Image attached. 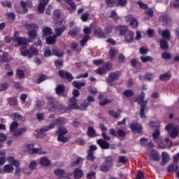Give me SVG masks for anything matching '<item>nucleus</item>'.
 Listing matches in <instances>:
<instances>
[{
    "label": "nucleus",
    "mask_w": 179,
    "mask_h": 179,
    "mask_svg": "<svg viewBox=\"0 0 179 179\" xmlns=\"http://www.w3.org/2000/svg\"><path fill=\"white\" fill-rule=\"evenodd\" d=\"M64 124H66V119L64 117H59L49 125L42 127L40 130H37V132L39 134H44V132H47V131L52 129L55 125H64Z\"/></svg>",
    "instance_id": "nucleus-1"
},
{
    "label": "nucleus",
    "mask_w": 179,
    "mask_h": 179,
    "mask_svg": "<svg viewBox=\"0 0 179 179\" xmlns=\"http://www.w3.org/2000/svg\"><path fill=\"white\" fill-rule=\"evenodd\" d=\"M25 27L27 30H31L27 32V34L29 36V43H31L37 37V29H38V27L36 24H26Z\"/></svg>",
    "instance_id": "nucleus-2"
},
{
    "label": "nucleus",
    "mask_w": 179,
    "mask_h": 179,
    "mask_svg": "<svg viewBox=\"0 0 179 179\" xmlns=\"http://www.w3.org/2000/svg\"><path fill=\"white\" fill-rule=\"evenodd\" d=\"M19 127V123L17 122H13L11 125L10 126V132H13V135L15 136H20L23 132H26L27 131V129L26 127H22L17 129Z\"/></svg>",
    "instance_id": "nucleus-3"
},
{
    "label": "nucleus",
    "mask_w": 179,
    "mask_h": 179,
    "mask_svg": "<svg viewBox=\"0 0 179 179\" xmlns=\"http://www.w3.org/2000/svg\"><path fill=\"white\" fill-rule=\"evenodd\" d=\"M137 101L138 104H141V118H146V115L145 114V108H146V104L148 101H145V93L142 92L141 95L137 98Z\"/></svg>",
    "instance_id": "nucleus-4"
},
{
    "label": "nucleus",
    "mask_w": 179,
    "mask_h": 179,
    "mask_svg": "<svg viewBox=\"0 0 179 179\" xmlns=\"http://www.w3.org/2000/svg\"><path fill=\"white\" fill-rule=\"evenodd\" d=\"M20 54L23 57H29V58H31L33 56L38 54V50L33 46H31L29 50H26V47H23L20 49Z\"/></svg>",
    "instance_id": "nucleus-5"
},
{
    "label": "nucleus",
    "mask_w": 179,
    "mask_h": 179,
    "mask_svg": "<svg viewBox=\"0 0 179 179\" xmlns=\"http://www.w3.org/2000/svg\"><path fill=\"white\" fill-rule=\"evenodd\" d=\"M166 131L170 132V136L171 138H177L178 136L179 126L177 124H169L165 127Z\"/></svg>",
    "instance_id": "nucleus-6"
},
{
    "label": "nucleus",
    "mask_w": 179,
    "mask_h": 179,
    "mask_svg": "<svg viewBox=\"0 0 179 179\" xmlns=\"http://www.w3.org/2000/svg\"><path fill=\"white\" fill-rule=\"evenodd\" d=\"M120 76H121V73L120 71H115V72L110 73L108 75V77L106 80L108 85L113 86V82H114V80H118Z\"/></svg>",
    "instance_id": "nucleus-7"
},
{
    "label": "nucleus",
    "mask_w": 179,
    "mask_h": 179,
    "mask_svg": "<svg viewBox=\"0 0 179 179\" xmlns=\"http://www.w3.org/2000/svg\"><path fill=\"white\" fill-rule=\"evenodd\" d=\"M73 94L74 97H72L71 100H69L71 110L78 108V104H76V101H77L76 97H78L80 94L79 91L78 90H73Z\"/></svg>",
    "instance_id": "nucleus-8"
},
{
    "label": "nucleus",
    "mask_w": 179,
    "mask_h": 179,
    "mask_svg": "<svg viewBox=\"0 0 179 179\" xmlns=\"http://www.w3.org/2000/svg\"><path fill=\"white\" fill-rule=\"evenodd\" d=\"M52 54H53V55H56L57 57L64 56V52L61 50H53L52 52H51V50L50 49H45L44 57H51Z\"/></svg>",
    "instance_id": "nucleus-9"
},
{
    "label": "nucleus",
    "mask_w": 179,
    "mask_h": 179,
    "mask_svg": "<svg viewBox=\"0 0 179 179\" xmlns=\"http://www.w3.org/2000/svg\"><path fill=\"white\" fill-rule=\"evenodd\" d=\"M131 129L133 134H142L143 128L142 124L136 122H133L130 124Z\"/></svg>",
    "instance_id": "nucleus-10"
},
{
    "label": "nucleus",
    "mask_w": 179,
    "mask_h": 179,
    "mask_svg": "<svg viewBox=\"0 0 179 179\" xmlns=\"http://www.w3.org/2000/svg\"><path fill=\"white\" fill-rule=\"evenodd\" d=\"M115 31L118 36H125L128 31V27L125 25H117L115 28Z\"/></svg>",
    "instance_id": "nucleus-11"
},
{
    "label": "nucleus",
    "mask_w": 179,
    "mask_h": 179,
    "mask_svg": "<svg viewBox=\"0 0 179 179\" xmlns=\"http://www.w3.org/2000/svg\"><path fill=\"white\" fill-rule=\"evenodd\" d=\"M13 165L12 164H6L2 168H0V174H12L13 173Z\"/></svg>",
    "instance_id": "nucleus-12"
},
{
    "label": "nucleus",
    "mask_w": 179,
    "mask_h": 179,
    "mask_svg": "<svg viewBox=\"0 0 179 179\" xmlns=\"http://www.w3.org/2000/svg\"><path fill=\"white\" fill-rule=\"evenodd\" d=\"M27 148L29 152L31 153L32 155H34V153H38V155H45L46 153L45 151H43L41 148H34L33 144H28Z\"/></svg>",
    "instance_id": "nucleus-13"
},
{
    "label": "nucleus",
    "mask_w": 179,
    "mask_h": 179,
    "mask_svg": "<svg viewBox=\"0 0 179 179\" xmlns=\"http://www.w3.org/2000/svg\"><path fill=\"white\" fill-rule=\"evenodd\" d=\"M111 64L109 63L105 64L102 67L99 68L96 70V73L99 75H103V73H107V71L111 69Z\"/></svg>",
    "instance_id": "nucleus-14"
},
{
    "label": "nucleus",
    "mask_w": 179,
    "mask_h": 179,
    "mask_svg": "<svg viewBox=\"0 0 179 179\" xmlns=\"http://www.w3.org/2000/svg\"><path fill=\"white\" fill-rule=\"evenodd\" d=\"M126 22H130V26L135 29V27H138V21L134 17V15H128L124 17Z\"/></svg>",
    "instance_id": "nucleus-15"
},
{
    "label": "nucleus",
    "mask_w": 179,
    "mask_h": 179,
    "mask_svg": "<svg viewBox=\"0 0 179 179\" xmlns=\"http://www.w3.org/2000/svg\"><path fill=\"white\" fill-rule=\"evenodd\" d=\"M96 99H94V97H93L92 96H88L87 97V102H85L84 103L80 106V110H86V108L90 106V103H94Z\"/></svg>",
    "instance_id": "nucleus-16"
},
{
    "label": "nucleus",
    "mask_w": 179,
    "mask_h": 179,
    "mask_svg": "<svg viewBox=\"0 0 179 179\" xmlns=\"http://www.w3.org/2000/svg\"><path fill=\"white\" fill-rule=\"evenodd\" d=\"M157 145L162 149H166V148H171V145H173V143L171 142V141H170V139L166 138L164 141H162L161 140Z\"/></svg>",
    "instance_id": "nucleus-17"
},
{
    "label": "nucleus",
    "mask_w": 179,
    "mask_h": 179,
    "mask_svg": "<svg viewBox=\"0 0 179 179\" xmlns=\"http://www.w3.org/2000/svg\"><path fill=\"white\" fill-rule=\"evenodd\" d=\"M59 75L61 78H64L65 79H68L69 81L73 80V76L68 71H65L64 70L59 71Z\"/></svg>",
    "instance_id": "nucleus-18"
},
{
    "label": "nucleus",
    "mask_w": 179,
    "mask_h": 179,
    "mask_svg": "<svg viewBox=\"0 0 179 179\" xmlns=\"http://www.w3.org/2000/svg\"><path fill=\"white\" fill-rule=\"evenodd\" d=\"M50 0H40V3L38 6V11L39 13H43L44 12V9H45V6L48 4Z\"/></svg>",
    "instance_id": "nucleus-19"
},
{
    "label": "nucleus",
    "mask_w": 179,
    "mask_h": 179,
    "mask_svg": "<svg viewBox=\"0 0 179 179\" xmlns=\"http://www.w3.org/2000/svg\"><path fill=\"white\" fill-rule=\"evenodd\" d=\"M162 161L161 162L162 166H166L169 162H170V155L166 152H163L162 153Z\"/></svg>",
    "instance_id": "nucleus-20"
},
{
    "label": "nucleus",
    "mask_w": 179,
    "mask_h": 179,
    "mask_svg": "<svg viewBox=\"0 0 179 179\" xmlns=\"http://www.w3.org/2000/svg\"><path fill=\"white\" fill-rule=\"evenodd\" d=\"M148 156L150 159H152V160H154L155 162H159V160H160L159 152L155 150H152Z\"/></svg>",
    "instance_id": "nucleus-21"
},
{
    "label": "nucleus",
    "mask_w": 179,
    "mask_h": 179,
    "mask_svg": "<svg viewBox=\"0 0 179 179\" xmlns=\"http://www.w3.org/2000/svg\"><path fill=\"white\" fill-rule=\"evenodd\" d=\"M135 34L132 31H129L124 36L125 43H134V37Z\"/></svg>",
    "instance_id": "nucleus-22"
},
{
    "label": "nucleus",
    "mask_w": 179,
    "mask_h": 179,
    "mask_svg": "<svg viewBox=\"0 0 179 179\" xmlns=\"http://www.w3.org/2000/svg\"><path fill=\"white\" fill-rule=\"evenodd\" d=\"M152 139L155 143H159L160 141H162V138H160V130L159 129H156L153 133H152Z\"/></svg>",
    "instance_id": "nucleus-23"
},
{
    "label": "nucleus",
    "mask_w": 179,
    "mask_h": 179,
    "mask_svg": "<svg viewBox=\"0 0 179 179\" xmlns=\"http://www.w3.org/2000/svg\"><path fill=\"white\" fill-rule=\"evenodd\" d=\"M7 160L10 164L12 166H14L15 167H20V162L18 160L15 159V158L13 156H10L7 158Z\"/></svg>",
    "instance_id": "nucleus-24"
},
{
    "label": "nucleus",
    "mask_w": 179,
    "mask_h": 179,
    "mask_svg": "<svg viewBox=\"0 0 179 179\" xmlns=\"http://www.w3.org/2000/svg\"><path fill=\"white\" fill-rule=\"evenodd\" d=\"M20 5L23 8L24 13H27V8H31L33 6V3H31V1H21Z\"/></svg>",
    "instance_id": "nucleus-25"
},
{
    "label": "nucleus",
    "mask_w": 179,
    "mask_h": 179,
    "mask_svg": "<svg viewBox=\"0 0 179 179\" xmlns=\"http://www.w3.org/2000/svg\"><path fill=\"white\" fill-rule=\"evenodd\" d=\"M140 80H148V82H150L155 79V76L152 73H146L144 77L143 76H138Z\"/></svg>",
    "instance_id": "nucleus-26"
},
{
    "label": "nucleus",
    "mask_w": 179,
    "mask_h": 179,
    "mask_svg": "<svg viewBox=\"0 0 179 179\" xmlns=\"http://www.w3.org/2000/svg\"><path fill=\"white\" fill-rule=\"evenodd\" d=\"M97 143H98V145H99V146H100V148H101V149H109L110 148V144L108 143V142H107L103 139L97 140Z\"/></svg>",
    "instance_id": "nucleus-27"
},
{
    "label": "nucleus",
    "mask_w": 179,
    "mask_h": 179,
    "mask_svg": "<svg viewBox=\"0 0 179 179\" xmlns=\"http://www.w3.org/2000/svg\"><path fill=\"white\" fill-rule=\"evenodd\" d=\"M99 99L100 100V102H99L100 106H104L108 103H111V100L107 99L106 96H104L103 94H99Z\"/></svg>",
    "instance_id": "nucleus-28"
},
{
    "label": "nucleus",
    "mask_w": 179,
    "mask_h": 179,
    "mask_svg": "<svg viewBox=\"0 0 179 179\" xmlns=\"http://www.w3.org/2000/svg\"><path fill=\"white\" fill-rule=\"evenodd\" d=\"M73 176L74 178L76 179L82 178L83 177V171L79 168H77L73 171Z\"/></svg>",
    "instance_id": "nucleus-29"
},
{
    "label": "nucleus",
    "mask_w": 179,
    "mask_h": 179,
    "mask_svg": "<svg viewBox=\"0 0 179 179\" xmlns=\"http://www.w3.org/2000/svg\"><path fill=\"white\" fill-rule=\"evenodd\" d=\"M159 34H161L162 38H166V40H170L171 34L170 31L165 29L164 31L159 30Z\"/></svg>",
    "instance_id": "nucleus-30"
},
{
    "label": "nucleus",
    "mask_w": 179,
    "mask_h": 179,
    "mask_svg": "<svg viewBox=\"0 0 179 179\" xmlns=\"http://www.w3.org/2000/svg\"><path fill=\"white\" fill-rule=\"evenodd\" d=\"M40 164L43 167H47L51 164V161H50L47 157H42L40 159Z\"/></svg>",
    "instance_id": "nucleus-31"
},
{
    "label": "nucleus",
    "mask_w": 179,
    "mask_h": 179,
    "mask_svg": "<svg viewBox=\"0 0 179 179\" xmlns=\"http://www.w3.org/2000/svg\"><path fill=\"white\" fill-rule=\"evenodd\" d=\"M48 101L52 105V106L49 108V110L55 111V110H57V106H55L57 101L54 99V98H48Z\"/></svg>",
    "instance_id": "nucleus-32"
},
{
    "label": "nucleus",
    "mask_w": 179,
    "mask_h": 179,
    "mask_svg": "<svg viewBox=\"0 0 179 179\" xmlns=\"http://www.w3.org/2000/svg\"><path fill=\"white\" fill-rule=\"evenodd\" d=\"M57 135H66L68 134V129L65 127H59L58 129L56 131Z\"/></svg>",
    "instance_id": "nucleus-33"
},
{
    "label": "nucleus",
    "mask_w": 179,
    "mask_h": 179,
    "mask_svg": "<svg viewBox=\"0 0 179 179\" xmlns=\"http://www.w3.org/2000/svg\"><path fill=\"white\" fill-rule=\"evenodd\" d=\"M10 117L13 120H15L16 121H25L24 117H23L22 115H19L17 113L11 115Z\"/></svg>",
    "instance_id": "nucleus-34"
},
{
    "label": "nucleus",
    "mask_w": 179,
    "mask_h": 179,
    "mask_svg": "<svg viewBox=\"0 0 179 179\" xmlns=\"http://www.w3.org/2000/svg\"><path fill=\"white\" fill-rule=\"evenodd\" d=\"M118 54V50L115 48H111L109 51V57L112 61L115 59V56Z\"/></svg>",
    "instance_id": "nucleus-35"
},
{
    "label": "nucleus",
    "mask_w": 179,
    "mask_h": 179,
    "mask_svg": "<svg viewBox=\"0 0 179 179\" xmlns=\"http://www.w3.org/2000/svg\"><path fill=\"white\" fill-rule=\"evenodd\" d=\"M94 33L95 34H97L99 36V37H101L102 38H106V34H104V33L101 32V29L99 27H96L94 28Z\"/></svg>",
    "instance_id": "nucleus-36"
},
{
    "label": "nucleus",
    "mask_w": 179,
    "mask_h": 179,
    "mask_svg": "<svg viewBox=\"0 0 179 179\" xmlns=\"http://www.w3.org/2000/svg\"><path fill=\"white\" fill-rule=\"evenodd\" d=\"M55 31H56V36L57 37L61 36V34H62V33H64V31H65V30H66V27L62 26L61 27H57L55 29Z\"/></svg>",
    "instance_id": "nucleus-37"
},
{
    "label": "nucleus",
    "mask_w": 179,
    "mask_h": 179,
    "mask_svg": "<svg viewBox=\"0 0 179 179\" xmlns=\"http://www.w3.org/2000/svg\"><path fill=\"white\" fill-rule=\"evenodd\" d=\"M86 83L85 82H80V81H74L73 83V86L76 87V89H82L83 86H85Z\"/></svg>",
    "instance_id": "nucleus-38"
},
{
    "label": "nucleus",
    "mask_w": 179,
    "mask_h": 179,
    "mask_svg": "<svg viewBox=\"0 0 179 179\" xmlns=\"http://www.w3.org/2000/svg\"><path fill=\"white\" fill-rule=\"evenodd\" d=\"M121 110H117L116 112L114 110H109V115L113 118H118L121 114Z\"/></svg>",
    "instance_id": "nucleus-39"
},
{
    "label": "nucleus",
    "mask_w": 179,
    "mask_h": 179,
    "mask_svg": "<svg viewBox=\"0 0 179 179\" xmlns=\"http://www.w3.org/2000/svg\"><path fill=\"white\" fill-rule=\"evenodd\" d=\"M15 41L17 43L18 45H26V44H27V39H26V38H17Z\"/></svg>",
    "instance_id": "nucleus-40"
},
{
    "label": "nucleus",
    "mask_w": 179,
    "mask_h": 179,
    "mask_svg": "<svg viewBox=\"0 0 179 179\" xmlns=\"http://www.w3.org/2000/svg\"><path fill=\"white\" fill-rule=\"evenodd\" d=\"M171 78V75L167 73L159 76L160 80H162L163 82L169 80Z\"/></svg>",
    "instance_id": "nucleus-41"
},
{
    "label": "nucleus",
    "mask_w": 179,
    "mask_h": 179,
    "mask_svg": "<svg viewBox=\"0 0 179 179\" xmlns=\"http://www.w3.org/2000/svg\"><path fill=\"white\" fill-rule=\"evenodd\" d=\"M57 38V35H53V36H50L48 38H46V42L48 44H50V45H52V44H54L56 41Z\"/></svg>",
    "instance_id": "nucleus-42"
},
{
    "label": "nucleus",
    "mask_w": 179,
    "mask_h": 179,
    "mask_svg": "<svg viewBox=\"0 0 179 179\" xmlns=\"http://www.w3.org/2000/svg\"><path fill=\"white\" fill-rule=\"evenodd\" d=\"M0 59L2 62H9V61H10L9 59V57H8V52H3L2 55H1L0 57Z\"/></svg>",
    "instance_id": "nucleus-43"
},
{
    "label": "nucleus",
    "mask_w": 179,
    "mask_h": 179,
    "mask_svg": "<svg viewBox=\"0 0 179 179\" xmlns=\"http://www.w3.org/2000/svg\"><path fill=\"white\" fill-rule=\"evenodd\" d=\"M178 169V166L174 165V164H172L168 166L167 171L168 173H173L174 171H176Z\"/></svg>",
    "instance_id": "nucleus-44"
},
{
    "label": "nucleus",
    "mask_w": 179,
    "mask_h": 179,
    "mask_svg": "<svg viewBox=\"0 0 179 179\" xmlns=\"http://www.w3.org/2000/svg\"><path fill=\"white\" fill-rule=\"evenodd\" d=\"M65 171L64 169H57L54 171V173L55 176H57V177H61V176H65Z\"/></svg>",
    "instance_id": "nucleus-45"
},
{
    "label": "nucleus",
    "mask_w": 179,
    "mask_h": 179,
    "mask_svg": "<svg viewBox=\"0 0 179 179\" xmlns=\"http://www.w3.org/2000/svg\"><path fill=\"white\" fill-rule=\"evenodd\" d=\"M159 20H161L164 24H169V22H170V19L168 15H162L159 17Z\"/></svg>",
    "instance_id": "nucleus-46"
},
{
    "label": "nucleus",
    "mask_w": 179,
    "mask_h": 179,
    "mask_svg": "<svg viewBox=\"0 0 179 179\" xmlns=\"http://www.w3.org/2000/svg\"><path fill=\"white\" fill-rule=\"evenodd\" d=\"M160 46L162 50H167L169 48V43L167 41L162 39L160 41Z\"/></svg>",
    "instance_id": "nucleus-47"
},
{
    "label": "nucleus",
    "mask_w": 179,
    "mask_h": 179,
    "mask_svg": "<svg viewBox=\"0 0 179 179\" xmlns=\"http://www.w3.org/2000/svg\"><path fill=\"white\" fill-rule=\"evenodd\" d=\"M43 33L44 36H50V34H52V29L48 27H46L43 29Z\"/></svg>",
    "instance_id": "nucleus-48"
},
{
    "label": "nucleus",
    "mask_w": 179,
    "mask_h": 179,
    "mask_svg": "<svg viewBox=\"0 0 179 179\" xmlns=\"http://www.w3.org/2000/svg\"><path fill=\"white\" fill-rule=\"evenodd\" d=\"M78 33H79V28L78 27L69 31V36H71V37H73V38L76 37V35L78 34Z\"/></svg>",
    "instance_id": "nucleus-49"
},
{
    "label": "nucleus",
    "mask_w": 179,
    "mask_h": 179,
    "mask_svg": "<svg viewBox=\"0 0 179 179\" xmlns=\"http://www.w3.org/2000/svg\"><path fill=\"white\" fill-rule=\"evenodd\" d=\"M65 90V87L62 85H59L56 88L57 94H62Z\"/></svg>",
    "instance_id": "nucleus-50"
},
{
    "label": "nucleus",
    "mask_w": 179,
    "mask_h": 179,
    "mask_svg": "<svg viewBox=\"0 0 179 179\" xmlns=\"http://www.w3.org/2000/svg\"><path fill=\"white\" fill-rule=\"evenodd\" d=\"M140 59H141L142 62H152V61H153V57H150V56H141L140 57Z\"/></svg>",
    "instance_id": "nucleus-51"
},
{
    "label": "nucleus",
    "mask_w": 179,
    "mask_h": 179,
    "mask_svg": "<svg viewBox=\"0 0 179 179\" xmlns=\"http://www.w3.org/2000/svg\"><path fill=\"white\" fill-rule=\"evenodd\" d=\"M83 162V158L79 157L77 158L76 161L71 162L72 167H75V166H78V164H80Z\"/></svg>",
    "instance_id": "nucleus-52"
},
{
    "label": "nucleus",
    "mask_w": 179,
    "mask_h": 179,
    "mask_svg": "<svg viewBox=\"0 0 179 179\" xmlns=\"http://www.w3.org/2000/svg\"><path fill=\"white\" fill-rule=\"evenodd\" d=\"M57 141L59 142H62L63 143H66V142H68V138L64 136V135H58Z\"/></svg>",
    "instance_id": "nucleus-53"
},
{
    "label": "nucleus",
    "mask_w": 179,
    "mask_h": 179,
    "mask_svg": "<svg viewBox=\"0 0 179 179\" xmlns=\"http://www.w3.org/2000/svg\"><path fill=\"white\" fill-rule=\"evenodd\" d=\"M24 167H19V166H15V174L17 176H20L22 173H24Z\"/></svg>",
    "instance_id": "nucleus-54"
},
{
    "label": "nucleus",
    "mask_w": 179,
    "mask_h": 179,
    "mask_svg": "<svg viewBox=\"0 0 179 179\" xmlns=\"http://www.w3.org/2000/svg\"><path fill=\"white\" fill-rule=\"evenodd\" d=\"M65 2L69 3L73 10H76V4H75V2H73L72 0H65Z\"/></svg>",
    "instance_id": "nucleus-55"
},
{
    "label": "nucleus",
    "mask_w": 179,
    "mask_h": 179,
    "mask_svg": "<svg viewBox=\"0 0 179 179\" xmlns=\"http://www.w3.org/2000/svg\"><path fill=\"white\" fill-rule=\"evenodd\" d=\"M89 38H90V36L89 35H85L83 40L80 41V45H82V47L85 46V44H86V43H87V40H89Z\"/></svg>",
    "instance_id": "nucleus-56"
},
{
    "label": "nucleus",
    "mask_w": 179,
    "mask_h": 179,
    "mask_svg": "<svg viewBox=\"0 0 179 179\" xmlns=\"http://www.w3.org/2000/svg\"><path fill=\"white\" fill-rule=\"evenodd\" d=\"M110 17L115 20V22H118L120 17L117 15V12L115 10H113L110 15Z\"/></svg>",
    "instance_id": "nucleus-57"
},
{
    "label": "nucleus",
    "mask_w": 179,
    "mask_h": 179,
    "mask_svg": "<svg viewBox=\"0 0 179 179\" xmlns=\"http://www.w3.org/2000/svg\"><path fill=\"white\" fill-rule=\"evenodd\" d=\"M145 13L148 16H150V17H153V9L147 8L145 10Z\"/></svg>",
    "instance_id": "nucleus-58"
},
{
    "label": "nucleus",
    "mask_w": 179,
    "mask_h": 179,
    "mask_svg": "<svg viewBox=\"0 0 179 179\" xmlns=\"http://www.w3.org/2000/svg\"><path fill=\"white\" fill-rule=\"evenodd\" d=\"M87 160H91V161H93L94 159V155H93V152H92V150L87 151Z\"/></svg>",
    "instance_id": "nucleus-59"
},
{
    "label": "nucleus",
    "mask_w": 179,
    "mask_h": 179,
    "mask_svg": "<svg viewBox=\"0 0 179 179\" xmlns=\"http://www.w3.org/2000/svg\"><path fill=\"white\" fill-rule=\"evenodd\" d=\"M94 134H96V131H94V129L92 127H90L87 130L88 136H93Z\"/></svg>",
    "instance_id": "nucleus-60"
},
{
    "label": "nucleus",
    "mask_w": 179,
    "mask_h": 179,
    "mask_svg": "<svg viewBox=\"0 0 179 179\" xmlns=\"http://www.w3.org/2000/svg\"><path fill=\"white\" fill-rule=\"evenodd\" d=\"M123 94L125 97H131L134 94V92L131 90H127L123 92Z\"/></svg>",
    "instance_id": "nucleus-61"
},
{
    "label": "nucleus",
    "mask_w": 179,
    "mask_h": 179,
    "mask_svg": "<svg viewBox=\"0 0 179 179\" xmlns=\"http://www.w3.org/2000/svg\"><path fill=\"white\" fill-rule=\"evenodd\" d=\"M127 2V0H117V5L124 8V6H126Z\"/></svg>",
    "instance_id": "nucleus-62"
},
{
    "label": "nucleus",
    "mask_w": 179,
    "mask_h": 179,
    "mask_svg": "<svg viewBox=\"0 0 179 179\" xmlns=\"http://www.w3.org/2000/svg\"><path fill=\"white\" fill-rule=\"evenodd\" d=\"M110 167H112V166L110 164L103 165L101 167V171H103V172L108 171V170H110Z\"/></svg>",
    "instance_id": "nucleus-63"
},
{
    "label": "nucleus",
    "mask_w": 179,
    "mask_h": 179,
    "mask_svg": "<svg viewBox=\"0 0 179 179\" xmlns=\"http://www.w3.org/2000/svg\"><path fill=\"white\" fill-rule=\"evenodd\" d=\"M87 19H89V13H84L81 15V20L83 22H87Z\"/></svg>",
    "instance_id": "nucleus-64"
}]
</instances>
